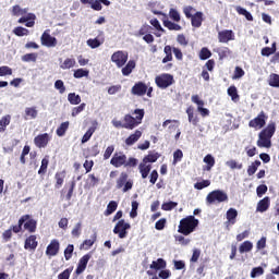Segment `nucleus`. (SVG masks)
<instances>
[{
    "mask_svg": "<svg viewBox=\"0 0 279 279\" xmlns=\"http://www.w3.org/2000/svg\"><path fill=\"white\" fill-rule=\"evenodd\" d=\"M132 114H135V118L132 117ZM132 114L126 113L123 117V122H121V120L113 119L111 123L117 129L134 130L143 123V119H145V109H135Z\"/></svg>",
    "mask_w": 279,
    "mask_h": 279,
    "instance_id": "1",
    "label": "nucleus"
},
{
    "mask_svg": "<svg viewBox=\"0 0 279 279\" xmlns=\"http://www.w3.org/2000/svg\"><path fill=\"white\" fill-rule=\"evenodd\" d=\"M157 14H160L162 17V24L163 27H167V29H169L170 32H182V26H180V23L182 21V15H180V11H178V9L175 8H171L169 10L168 15L166 13L162 12H157ZM169 19H171L172 21H169Z\"/></svg>",
    "mask_w": 279,
    "mask_h": 279,
    "instance_id": "2",
    "label": "nucleus"
},
{
    "mask_svg": "<svg viewBox=\"0 0 279 279\" xmlns=\"http://www.w3.org/2000/svg\"><path fill=\"white\" fill-rule=\"evenodd\" d=\"M110 165H112V167H116V169H119L121 167H124V169H132L134 167H138V159L134 157H130L128 159V155L123 151H120L113 154L110 160Z\"/></svg>",
    "mask_w": 279,
    "mask_h": 279,
    "instance_id": "3",
    "label": "nucleus"
},
{
    "mask_svg": "<svg viewBox=\"0 0 279 279\" xmlns=\"http://www.w3.org/2000/svg\"><path fill=\"white\" fill-rule=\"evenodd\" d=\"M27 12H29V9H21V5L15 4L12 7L11 14L13 16H22L17 23H25V27H34L36 25V14Z\"/></svg>",
    "mask_w": 279,
    "mask_h": 279,
    "instance_id": "4",
    "label": "nucleus"
},
{
    "mask_svg": "<svg viewBox=\"0 0 279 279\" xmlns=\"http://www.w3.org/2000/svg\"><path fill=\"white\" fill-rule=\"evenodd\" d=\"M276 134V123H269L258 134L257 147H265L266 149L271 148V138Z\"/></svg>",
    "mask_w": 279,
    "mask_h": 279,
    "instance_id": "5",
    "label": "nucleus"
},
{
    "mask_svg": "<svg viewBox=\"0 0 279 279\" xmlns=\"http://www.w3.org/2000/svg\"><path fill=\"white\" fill-rule=\"evenodd\" d=\"M197 226H199V220L195 216H187L180 220L178 232L183 236H189V234H193L197 230Z\"/></svg>",
    "mask_w": 279,
    "mask_h": 279,
    "instance_id": "6",
    "label": "nucleus"
},
{
    "mask_svg": "<svg viewBox=\"0 0 279 279\" xmlns=\"http://www.w3.org/2000/svg\"><path fill=\"white\" fill-rule=\"evenodd\" d=\"M228 193L222 190H214L209 192L206 196V203L210 206L213 204H223V202H228Z\"/></svg>",
    "mask_w": 279,
    "mask_h": 279,
    "instance_id": "7",
    "label": "nucleus"
},
{
    "mask_svg": "<svg viewBox=\"0 0 279 279\" xmlns=\"http://www.w3.org/2000/svg\"><path fill=\"white\" fill-rule=\"evenodd\" d=\"M155 84L158 88L165 90L166 88H169V86H172V84H175V80L173 78V75L169 73H162L155 77Z\"/></svg>",
    "mask_w": 279,
    "mask_h": 279,
    "instance_id": "8",
    "label": "nucleus"
},
{
    "mask_svg": "<svg viewBox=\"0 0 279 279\" xmlns=\"http://www.w3.org/2000/svg\"><path fill=\"white\" fill-rule=\"evenodd\" d=\"M267 119H269L267 113L260 111L256 118L248 122V128H253V130H263V128L267 125Z\"/></svg>",
    "mask_w": 279,
    "mask_h": 279,
    "instance_id": "9",
    "label": "nucleus"
},
{
    "mask_svg": "<svg viewBox=\"0 0 279 279\" xmlns=\"http://www.w3.org/2000/svg\"><path fill=\"white\" fill-rule=\"evenodd\" d=\"M128 172H121L117 180V189H123V193L132 191V186H134V182L132 180L128 181Z\"/></svg>",
    "mask_w": 279,
    "mask_h": 279,
    "instance_id": "10",
    "label": "nucleus"
},
{
    "mask_svg": "<svg viewBox=\"0 0 279 279\" xmlns=\"http://www.w3.org/2000/svg\"><path fill=\"white\" fill-rule=\"evenodd\" d=\"M128 52L123 50H118L112 53L111 62H113V64H116L118 69H122V66H125V64L128 63Z\"/></svg>",
    "mask_w": 279,
    "mask_h": 279,
    "instance_id": "11",
    "label": "nucleus"
},
{
    "mask_svg": "<svg viewBox=\"0 0 279 279\" xmlns=\"http://www.w3.org/2000/svg\"><path fill=\"white\" fill-rule=\"evenodd\" d=\"M130 228H132V226L121 219L114 226L113 234H118L119 239H125L128 238V230H130Z\"/></svg>",
    "mask_w": 279,
    "mask_h": 279,
    "instance_id": "12",
    "label": "nucleus"
},
{
    "mask_svg": "<svg viewBox=\"0 0 279 279\" xmlns=\"http://www.w3.org/2000/svg\"><path fill=\"white\" fill-rule=\"evenodd\" d=\"M40 43L44 47H56L58 39L49 34V29L45 31L40 37Z\"/></svg>",
    "mask_w": 279,
    "mask_h": 279,
    "instance_id": "13",
    "label": "nucleus"
},
{
    "mask_svg": "<svg viewBox=\"0 0 279 279\" xmlns=\"http://www.w3.org/2000/svg\"><path fill=\"white\" fill-rule=\"evenodd\" d=\"M49 141H51V136H49L48 133H43V134L37 135L34 138V144L39 149H43V148L47 147V145H49Z\"/></svg>",
    "mask_w": 279,
    "mask_h": 279,
    "instance_id": "14",
    "label": "nucleus"
},
{
    "mask_svg": "<svg viewBox=\"0 0 279 279\" xmlns=\"http://www.w3.org/2000/svg\"><path fill=\"white\" fill-rule=\"evenodd\" d=\"M22 226L24 230H26V232H28L29 234H34V232H36L38 228V221H36V219L32 218V216L28 215V218Z\"/></svg>",
    "mask_w": 279,
    "mask_h": 279,
    "instance_id": "15",
    "label": "nucleus"
},
{
    "mask_svg": "<svg viewBox=\"0 0 279 279\" xmlns=\"http://www.w3.org/2000/svg\"><path fill=\"white\" fill-rule=\"evenodd\" d=\"M36 247H38V236H36V234H31L25 239L24 250H29L31 252H34Z\"/></svg>",
    "mask_w": 279,
    "mask_h": 279,
    "instance_id": "16",
    "label": "nucleus"
},
{
    "mask_svg": "<svg viewBox=\"0 0 279 279\" xmlns=\"http://www.w3.org/2000/svg\"><path fill=\"white\" fill-rule=\"evenodd\" d=\"M193 104H196L198 112L202 114V117H208L210 114V111L207 108H204V100L199 99L198 95L192 96Z\"/></svg>",
    "mask_w": 279,
    "mask_h": 279,
    "instance_id": "17",
    "label": "nucleus"
},
{
    "mask_svg": "<svg viewBox=\"0 0 279 279\" xmlns=\"http://www.w3.org/2000/svg\"><path fill=\"white\" fill-rule=\"evenodd\" d=\"M131 93L137 97H143V95L147 94V85L143 82H137L132 87Z\"/></svg>",
    "mask_w": 279,
    "mask_h": 279,
    "instance_id": "18",
    "label": "nucleus"
},
{
    "mask_svg": "<svg viewBox=\"0 0 279 279\" xmlns=\"http://www.w3.org/2000/svg\"><path fill=\"white\" fill-rule=\"evenodd\" d=\"M58 252H60V242L56 239L51 240L46 248L47 256H58Z\"/></svg>",
    "mask_w": 279,
    "mask_h": 279,
    "instance_id": "19",
    "label": "nucleus"
},
{
    "mask_svg": "<svg viewBox=\"0 0 279 279\" xmlns=\"http://www.w3.org/2000/svg\"><path fill=\"white\" fill-rule=\"evenodd\" d=\"M219 43H230V40H234V32L230 29H225L218 33Z\"/></svg>",
    "mask_w": 279,
    "mask_h": 279,
    "instance_id": "20",
    "label": "nucleus"
},
{
    "mask_svg": "<svg viewBox=\"0 0 279 279\" xmlns=\"http://www.w3.org/2000/svg\"><path fill=\"white\" fill-rule=\"evenodd\" d=\"M271 202L269 199V196L264 197L257 203L256 211L257 213H267L269 210Z\"/></svg>",
    "mask_w": 279,
    "mask_h": 279,
    "instance_id": "21",
    "label": "nucleus"
},
{
    "mask_svg": "<svg viewBox=\"0 0 279 279\" xmlns=\"http://www.w3.org/2000/svg\"><path fill=\"white\" fill-rule=\"evenodd\" d=\"M89 260H90V255H88V254L84 255L78 260V265H77V268L75 270V274H77V276H80V274H82L86 269Z\"/></svg>",
    "mask_w": 279,
    "mask_h": 279,
    "instance_id": "22",
    "label": "nucleus"
},
{
    "mask_svg": "<svg viewBox=\"0 0 279 279\" xmlns=\"http://www.w3.org/2000/svg\"><path fill=\"white\" fill-rule=\"evenodd\" d=\"M190 19H191L192 27L198 28L202 25V23H204V13H202V11H197Z\"/></svg>",
    "mask_w": 279,
    "mask_h": 279,
    "instance_id": "23",
    "label": "nucleus"
},
{
    "mask_svg": "<svg viewBox=\"0 0 279 279\" xmlns=\"http://www.w3.org/2000/svg\"><path fill=\"white\" fill-rule=\"evenodd\" d=\"M186 114H187V119L189 122L192 123V125H199V117H197V114H195L194 108L192 106H190L186 109Z\"/></svg>",
    "mask_w": 279,
    "mask_h": 279,
    "instance_id": "24",
    "label": "nucleus"
},
{
    "mask_svg": "<svg viewBox=\"0 0 279 279\" xmlns=\"http://www.w3.org/2000/svg\"><path fill=\"white\" fill-rule=\"evenodd\" d=\"M150 269H153L154 271H160L161 269H167V260L162 258L153 260L150 264Z\"/></svg>",
    "mask_w": 279,
    "mask_h": 279,
    "instance_id": "25",
    "label": "nucleus"
},
{
    "mask_svg": "<svg viewBox=\"0 0 279 279\" xmlns=\"http://www.w3.org/2000/svg\"><path fill=\"white\" fill-rule=\"evenodd\" d=\"M26 219H29V215L26 214V215H23L20 219H19V222L17 225L15 226H12L10 228L11 232L13 231L15 234H19V232H21L23 230V223H25V220Z\"/></svg>",
    "mask_w": 279,
    "mask_h": 279,
    "instance_id": "26",
    "label": "nucleus"
},
{
    "mask_svg": "<svg viewBox=\"0 0 279 279\" xmlns=\"http://www.w3.org/2000/svg\"><path fill=\"white\" fill-rule=\"evenodd\" d=\"M227 220L231 226L236 223V218L239 217V211L235 208H229L226 214Z\"/></svg>",
    "mask_w": 279,
    "mask_h": 279,
    "instance_id": "27",
    "label": "nucleus"
},
{
    "mask_svg": "<svg viewBox=\"0 0 279 279\" xmlns=\"http://www.w3.org/2000/svg\"><path fill=\"white\" fill-rule=\"evenodd\" d=\"M203 162L207 163L206 166L203 167V171H211L213 167H215V157L208 154L204 157Z\"/></svg>",
    "mask_w": 279,
    "mask_h": 279,
    "instance_id": "28",
    "label": "nucleus"
},
{
    "mask_svg": "<svg viewBox=\"0 0 279 279\" xmlns=\"http://www.w3.org/2000/svg\"><path fill=\"white\" fill-rule=\"evenodd\" d=\"M254 250V243L252 241L246 240L239 246L240 254H247L248 252H252Z\"/></svg>",
    "mask_w": 279,
    "mask_h": 279,
    "instance_id": "29",
    "label": "nucleus"
},
{
    "mask_svg": "<svg viewBox=\"0 0 279 279\" xmlns=\"http://www.w3.org/2000/svg\"><path fill=\"white\" fill-rule=\"evenodd\" d=\"M140 173L143 180L147 179L151 171V165H147L144 161L138 165Z\"/></svg>",
    "mask_w": 279,
    "mask_h": 279,
    "instance_id": "30",
    "label": "nucleus"
},
{
    "mask_svg": "<svg viewBox=\"0 0 279 279\" xmlns=\"http://www.w3.org/2000/svg\"><path fill=\"white\" fill-rule=\"evenodd\" d=\"M143 136V132L136 130L134 134H131L126 140H125V145L132 146L134 143L138 142V140Z\"/></svg>",
    "mask_w": 279,
    "mask_h": 279,
    "instance_id": "31",
    "label": "nucleus"
},
{
    "mask_svg": "<svg viewBox=\"0 0 279 279\" xmlns=\"http://www.w3.org/2000/svg\"><path fill=\"white\" fill-rule=\"evenodd\" d=\"M64 178H66V171H61V172H57L54 174V180H56V184H54V189H61L62 184H64Z\"/></svg>",
    "mask_w": 279,
    "mask_h": 279,
    "instance_id": "32",
    "label": "nucleus"
},
{
    "mask_svg": "<svg viewBox=\"0 0 279 279\" xmlns=\"http://www.w3.org/2000/svg\"><path fill=\"white\" fill-rule=\"evenodd\" d=\"M134 69H136V61L130 60L126 63V65L124 68H122V75L128 77V75H130L134 71Z\"/></svg>",
    "mask_w": 279,
    "mask_h": 279,
    "instance_id": "33",
    "label": "nucleus"
},
{
    "mask_svg": "<svg viewBox=\"0 0 279 279\" xmlns=\"http://www.w3.org/2000/svg\"><path fill=\"white\" fill-rule=\"evenodd\" d=\"M38 117V110L36 107H27L25 108V121H28V119H36Z\"/></svg>",
    "mask_w": 279,
    "mask_h": 279,
    "instance_id": "34",
    "label": "nucleus"
},
{
    "mask_svg": "<svg viewBox=\"0 0 279 279\" xmlns=\"http://www.w3.org/2000/svg\"><path fill=\"white\" fill-rule=\"evenodd\" d=\"M163 53H166V57L162 59V64H167V62L173 60V48H171V46H165Z\"/></svg>",
    "mask_w": 279,
    "mask_h": 279,
    "instance_id": "35",
    "label": "nucleus"
},
{
    "mask_svg": "<svg viewBox=\"0 0 279 279\" xmlns=\"http://www.w3.org/2000/svg\"><path fill=\"white\" fill-rule=\"evenodd\" d=\"M68 101L71 106H80V104H82V96L75 93H70L68 95Z\"/></svg>",
    "mask_w": 279,
    "mask_h": 279,
    "instance_id": "36",
    "label": "nucleus"
},
{
    "mask_svg": "<svg viewBox=\"0 0 279 279\" xmlns=\"http://www.w3.org/2000/svg\"><path fill=\"white\" fill-rule=\"evenodd\" d=\"M117 208H119V204L116 201L109 202V204L107 205V209L105 210V216L110 217V215H112V213H114Z\"/></svg>",
    "mask_w": 279,
    "mask_h": 279,
    "instance_id": "37",
    "label": "nucleus"
},
{
    "mask_svg": "<svg viewBox=\"0 0 279 279\" xmlns=\"http://www.w3.org/2000/svg\"><path fill=\"white\" fill-rule=\"evenodd\" d=\"M268 84L272 88H279V74L271 73L268 78Z\"/></svg>",
    "mask_w": 279,
    "mask_h": 279,
    "instance_id": "38",
    "label": "nucleus"
},
{
    "mask_svg": "<svg viewBox=\"0 0 279 279\" xmlns=\"http://www.w3.org/2000/svg\"><path fill=\"white\" fill-rule=\"evenodd\" d=\"M260 167V160L253 161L247 168V175H254L258 168Z\"/></svg>",
    "mask_w": 279,
    "mask_h": 279,
    "instance_id": "39",
    "label": "nucleus"
},
{
    "mask_svg": "<svg viewBox=\"0 0 279 279\" xmlns=\"http://www.w3.org/2000/svg\"><path fill=\"white\" fill-rule=\"evenodd\" d=\"M235 12H238V14L242 16H245L246 21H254V16H252V13H250L242 7H235Z\"/></svg>",
    "mask_w": 279,
    "mask_h": 279,
    "instance_id": "40",
    "label": "nucleus"
},
{
    "mask_svg": "<svg viewBox=\"0 0 279 279\" xmlns=\"http://www.w3.org/2000/svg\"><path fill=\"white\" fill-rule=\"evenodd\" d=\"M213 57V52L210 49L203 47L198 53L199 60H208V58Z\"/></svg>",
    "mask_w": 279,
    "mask_h": 279,
    "instance_id": "41",
    "label": "nucleus"
},
{
    "mask_svg": "<svg viewBox=\"0 0 279 279\" xmlns=\"http://www.w3.org/2000/svg\"><path fill=\"white\" fill-rule=\"evenodd\" d=\"M38 60V53L31 52L22 56V62H36Z\"/></svg>",
    "mask_w": 279,
    "mask_h": 279,
    "instance_id": "42",
    "label": "nucleus"
},
{
    "mask_svg": "<svg viewBox=\"0 0 279 279\" xmlns=\"http://www.w3.org/2000/svg\"><path fill=\"white\" fill-rule=\"evenodd\" d=\"M69 121L61 123L57 129V136H64V134H66V130H69Z\"/></svg>",
    "mask_w": 279,
    "mask_h": 279,
    "instance_id": "43",
    "label": "nucleus"
},
{
    "mask_svg": "<svg viewBox=\"0 0 279 279\" xmlns=\"http://www.w3.org/2000/svg\"><path fill=\"white\" fill-rule=\"evenodd\" d=\"M87 45L88 47H90V49H97L98 47H101V45H104V39L99 40L98 38H90L87 40Z\"/></svg>",
    "mask_w": 279,
    "mask_h": 279,
    "instance_id": "44",
    "label": "nucleus"
},
{
    "mask_svg": "<svg viewBox=\"0 0 279 279\" xmlns=\"http://www.w3.org/2000/svg\"><path fill=\"white\" fill-rule=\"evenodd\" d=\"M272 53H276V43H274L270 48L265 47L262 49V56H265L266 58H269Z\"/></svg>",
    "mask_w": 279,
    "mask_h": 279,
    "instance_id": "45",
    "label": "nucleus"
},
{
    "mask_svg": "<svg viewBox=\"0 0 279 279\" xmlns=\"http://www.w3.org/2000/svg\"><path fill=\"white\" fill-rule=\"evenodd\" d=\"M13 34H15V36H29V29L23 27V26H17L13 29Z\"/></svg>",
    "mask_w": 279,
    "mask_h": 279,
    "instance_id": "46",
    "label": "nucleus"
},
{
    "mask_svg": "<svg viewBox=\"0 0 279 279\" xmlns=\"http://www.w3.org/2000/svg\"><path fill=\"white\" fill-rule=\"evenodd\" d=\"M75 66V59L66 58L63 63H61L60 69H73Z\"/></svg>",
    "mask_w": 279,
    "mask_h": 279,
    "instance_id": "47",
    "label": "nucleus"
},
{
    "mask_svg": "<svg viewBox=\"0 0 279 279\" xmlns=\"http://www.w3.org/2000/svg\"><path fill=\"white\" fill-rule=\"evenodd\" d=\"M49 167V159L47 157H45L43 160H41V166L38 170V174L39 175H45V173H47V168Z\"/></svg>",
    "mask_w": 279,
    "mask_h": 279,
    "instance_id": "48",
    "label": "nucleus"
},
{
    "mask_svg": "<svg viewBox=\"0 0 279 279\" xmlns=\"http://www.w3.org/2000/svg\"><path fill=\"white\" fill-rule=\"evenodd\" d=\"M228 95L231 97L232 101L239 100V92L236 90V86H230L228 88Z\"/></svg>",
    "mask_w": 279,
    "mask_h": 279,
    "instance_id": "49",
    "label": "nucleus"
},
{
    "mask_svg": "<svg viewBox=\"0 0 279 279\" xmlns=\"http://www.w3.org/2000/svg\"><path fill=\"white\" fill-rule=\"evenodd\" d=\"M160 158V155L158 153L155 154H148L143 158V162L147 165V162H156Z\"/></svg>",
    "mask_w": 279,
    "mask_h": 279,
    "instance_id": "50",
    "label": "nucleus"
},
{
    "mask_svg": "<svg viewBox=\"0 0 279 279\" xmlns=\"http://www.w3.org/2000/svg\"><path fill=\"white\" fill-rule=\"evenodd\" d=\"M75 180H72L70 183H69V190H68V193L65 195V199L68 202H71V197H73V191H75Z\"/></svg>",
    "mask_w": 279,
    "mask_h": 279,
    "instance_id": "51",
    "label": "nucleus"
},
{
    "mask_svg": "<svg viewBox=\"0 0 279 279\" xmlns=\"http://www.w3.org/2000/svg\"><path fill=\"white\" fill-rule=\"evenodd\" d=\"M54 88L59 90L60 95H64V93H66V87L64 86V82L62 80H57L54 82Z\"/></svg>",
    "mask_w": 279,
    "mask_h": 279,
    "instance_id": "52",
    "label": "nucleus"
},
{
    "mask_svg": "<svg viewBox=\"0 0 279 279\" xmlns=\"http://www.w3.org/2000/svg\"><path fill=\"white\" fill-rule=\"evenodd\" d=\"M75 250V246L73 244H69L66 248L64 250V258L65 260H71L73 258V252Z\"/></svg>",
    "mask_w": 279,
    "mask_h": 279,
    "instance_id": "53",
    "label": "nucleus"
},
{
    "mask_svg": "<svg viewBox=\"0 0 279 279\" xmlns=\"http://www.w3.org/2000/svg\"><path fill=\"white\" fill-rule=\"evenodd\" d=\"M173 208H178V203H175V202H173V201L163 203V204L161 205V210L169 211V210H173Z\"/></svg>",
    "mask_w": 279,
    "mask_h": 279,
    "instance_id": "54",
    "label": "nucleus"
},
{
    "mask_svg": "<svg viewBox=\"0 0 279 279\" xmlns=\"http://www.w3.org/2000/svg\"><path fill=\"white\" fill-rule=\"evenodd\" d=\"M245 75V71L241 66H235L232 80H241Z\"/></svg>",
    "mask_w": 279,
    "mask_h": 279,
    "instance_id": "55",
    "label": "nucleus"
},
{
    "mask_svg": "<svg viewBox=\"0 0 279 279\" xmlns=\"http://www.w3.org/2000/svg\"><path fill=\"white\" fill-rule=\"evenodd\" d=\"M8 125H10V116L2 117L0 120V132H5Z\"/></svg>",
    "mask_w": 279,
    "mask_h": 279,
    "instance_id": "56",
    "label": "nucleus"
},
{
    "mask_svg": "<svg viewBox=\"0 0 279 279\" xmlns=\"http://www.w3.org/2000/svg\"><path fill=\"white\" fill-rule=\"evenodd\" d=\"M210 185V180H203L201 182H196L194 184V189H196L197 191H202L203 189H207V186Z\"/></svg>",
    "mask_w": 279,
    "mask_h": 279,
    "instance_id": "57",
    "label": "nucleus"
},
{
    "mask_svg": "<svg viewBox=\"0 0 279 279\" xmlns=\"http://www.w3.org/2000/svg\"><path fill=\"white\" fill-rule=\"evenodd\" d=\"M231 53L232 51L228 47L220 49L218 51L219 60H225V58H228V56H230Z\"/></svg>",
    "mask_w": 279,
    "mask_h": 279,
    "instance_id": "58",
    "label": "nucleus"
},
{
    "mask_svg": "<svg viewBox=\"0 0 279 279\" xmlns=\"http://www.w3.org/2000/svg\"><path fill=\"white\" fill-rule=\"evenodd\" d=\"M86 110V104L83 102L77 107L72 108V117H77L81 112H84Z\"/></svg>",
    "mask_w": 279,
    "mask_h": 279,
    "instance_id": "59",
    "label": "nucleus"
},
{
    "mask_svg": "<svg viewBox=\"0 0 279 279\" xmlns=\"http://www.w3.org/2000/svg\"><path fill=\"white\" fill-rule=\"evenodd\" d=\"M88 70H84V69H77L75 72H74V77L76 80H81V77H88Z\"/></svg>",
    "mask_w": 279,
    "mask_h": 279,
    "instance_id": "60",
    "label": "nucleus"
},
{
    "mask_svg": "<svg viewBox=\"0 0 279 279\" xmlns=\"http://www.w3.org/2000/svg\"><path fill=\"white\" fill-rule=\"evenodd\" d=\"M265 274V269L263 267H255L251 271V278H258V276H263Z\"/></svg>",
    "mask_w": 279,
    "mask_h": 279,
    "instance_id": "61",
    "label": "nucleus"
},
{
    "mask_svg": "<svg viewBox=\"0 0 279 279\" xmlns=\"http://www.w3.org/2000/svg\"><path fill=\"white\" fill-rule=\"evenodd\" d=\"M226 165L230 169H243V163H239L234 159H231V160L227 161Z\"/></svg>",
    "mask_w": 279,
    "mask_h": 279,
    "instance_id": "62",
    "label": "nucleus"
},
{
    "mask_svg": "<svg viewBox=\"0 0 279 279\" xmlns=\"http://www.w3.org/2000/svg\"><path fill=\"white\" fill-rule=\"evenodd\" d=\"M72 236L76 239L82 234V222H77L71 232Z\"/></svg>",
    "mask_w": 279,
    "mask_h": 279,
    "instance_id": "63",
    "label": "nucleus"
},
{
    "mask_svg": "<svg viewBox=\"0 0 279 279\" xmlns=\"http://www.w3.org/2000/svg\"><path fill=\"white\" fill-rule=\"evenodd\" d=\"M73 271V268H66L61 274H59L58 279H69L71 278V272Z\"/></svg>",
    "mask_w": 279,
    "mask_h": 279,
    "instance_id": "64",
    "label": "nucleus"
}]
</instances>
